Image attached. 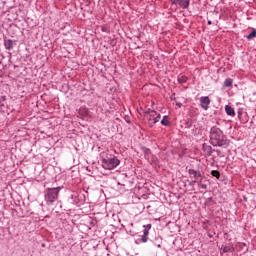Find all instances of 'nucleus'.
<instances>
[{"label":"nucleus","instance_id":"nucleus-26","mask_svg":"<svg viewBox=\"0 0 256 256\" xmlns=\"http://www.w3.org/2000/svg\"><path fill=\"white\" fill-rule=\"evenodd\" d=\"M2 99H4V100H5V96H3V97H2Z\"/></svg>","mask_w":256,"mask_h":256},{"label":"nucleus","instance_id":"nucleus-7","mask_svg":"<svg viewBox=\"0 0 256 256\" xmlns=\"http://www.w3.org/2000/svg\"><path fill=\"white\" fill-rule=\"evenodd\" d=\"M189 0H178L176 2V5H179V7H182V9H188L189 8Z\"/></svg>","mask_w":256,"mask_h":256},{"label":"nucleus","instance_id":"nucleus-24","mask_svg":"<svg viewBox=\"0 0 256 256\" xmlns=\"http://www.w3.org/2000/svg\"><path fill=\"white\" fill-rule=\"evenodd\" d=\"M176 105L179 106V107H181L182 104H181V103H176Z\"/></svg>","mask_w":256,"mask_h":256},{"label":"nucleus","instance_id":"nucleus-12","mask_svg":"<svg viewBox=\"0 0 256 256\" xmlns=\"http://www.w3.org/2000/svg\"><path fill=\"white\" fill-rule=\"evenodd\" d=\"M198 187L200 189H207V184H203V179L198 180Z\"/></svg>","mask_w":256,"mask_h":256},{"label":"nucleus","instance_id":"nucleus-11","mask_svg":"<svg viewBox=\"0 0 256 256\" xmlns=\"http://www.w3.org/2000/svg\"><path fill=\"white\" fill-rule=\"evenodd\" d=\"M161 124L165 127H169V116H164V118L161 120Z\"/></svg>","mask_w":256,"mask_h":256},{"label":"nucleus","instance_id":"nucleus-8","mask_svg":"<svg viewBox=\"0 0 256 256\" xmlns=\"http://www.w3.org/2000/svg\"><path fill=\"white\" fill-rule=\"evenodd\" d=\"M213 148L211 147V146H209V145H204L203 146V151H204V153H205V155L207 156V157H211V155H212V153H213V150H212Z\"/></svg>","mask_w":256,"mask_h":256},{"label":"nucleus","instance_id":"nucleus-21","mask_svg":"<svg viewBox=\"0 0 256 256\" xmlns=\"http://www.w3.org/2000/svg\"><path fill=\"white\" fill-rule=\"evenodd\" d=\"M177 1H178V0H170V2L172 3V5H177Z\"/></svg>","mask_w":256,"mask_h":256},{"label":"nucleus","instance_id":"nucleus-19","mask_svg":"<svg viewBox=\"0 0 256 256\" xmlns=\"http://www.w3.org/2000/svg\"><path fill=\"white\" fill-rule=\"evenodd\" d=\"M199 180H193L189 183V185H191V187H193L195 185V183H198Z\"/></svg>","mask_w":256,"mask_h":256},{"label":"nucleus","instance_id":"nucleus-25","mask_svg":"<svg viewBox=\"0 0 256 256\" xmlns=\"http://www.w3.org/2000/svg\"><path fill=\"white\" fill-rule=\"evenodd\" d=\"M208 25H211V21H208Z\"/></svg>","mask_w":256,"mask_h":256},{"label":"nucleus","instance_id":"nucleus-3","mask_svg":"<svg viewBox=\"0 0 256 256\" xmlns=\"http://www.w3.org/2000/svg\"><path fill=\"white\" fill-rule=\"evenodd\" d=\"M120 163L121 161L118 160L117 157H113L110 159H102V167L103 169H107L108 171L115 169V167H117Z\"/></svg>","mask_w":256,"mask_h":256},{"label":"nucleus","instance_id":"nucleus-23","mask_svg":"<svg viewBox=\"0 0 256 256\" xmlns=\"http://www.w3.org/2000/svg\"><path fill=\"white\" fill-rule=\"evenodd\" d=\"M81 113H84V115H87V110L83 109V110H80V114Z\"/></svg>","mask_w":256,"mask_h":256},{"label":"nucleus","instance_id":"nucleus-17","mask_svg":"<svg viewBox=\"0 0 256 256\" xmlns=\"http://www.w3.org/2000/svg\"><path fill=\"white\" fill-rule=\"evenodd\" d=\"M179 83H187V76H181L178 78Z\"/></svg>","mask_w":256,"mask_h":256},{"label":"nucleus","instance_id":"nucleus-20","mask_svg":"<svg viewBox=\"0 0 256 256\" xmlns=\"http://www.w3.org/2000/svg\"><path fill=\"white\" fill-rule=\"evenodd\" d=\"M143 235H145V236H147V237H149V229H144V234Z\"/></svg>","mask_w":256,"mask_h":256},{"label":"nucleus","instance_id":"nucleus-14","mask_svg":"<svg viewBox=\"0 0 256 256\" xmlns=\"http://www.w3.org/2000/svg\"><path fill=\"white\" fill-rule=\"evenodd\" d=\"M211 175H212L213 177H216V179H219V177H221V173H220L219 171H217V170H213V171L211 172Z\"/></svg>","mask_w":256,"mask_h":256},{"label":"nucleus","instance_id":"nucleus-4","mask_svg":"<svg viewBox=\"0 0 256 256\" xmlns=\"http://www.w3.org/2000/svg\"><path fill=\"white\" fill-rule=\"evenodd\" d=\"M150 115L148 118V124L150 127H153V125H155V123H159V120L161 119V114L157 113V111L152 110L150 111Z\"/></svg>","mask_w":256,"mask_h":256},{"label":"nucleus","instance_id":"nucleus-5","mask_svg":"<svg viewBox=\"0 0 256 256\" xmlns=\"http://www.w3.org/2000/svg\"><path fill=\"white\" fill-rule=\"evenodd\" d=\"M200 105H201L202 109L207 111V109H209V105H211V99H209L208 96L201 97L200 98Z\"/></svg>","mask_w":256,"mask_h":256},{"label":"nucleus","instance_id":"nucleus-9","mask_svg":"<svg viewBox=\"0 0 256 256\" xmlns=\"http://www.w3.org/2000/svg\"><path fill=\"white\" fill-rule=\"evenodd\" d=\"M225 111H226L227 115H230V117H235V109H233V107L226 105Z\"/></svg>","mask_w":256,"mask_h":256},{"label":"nucleus","instance_id":"nucleus-15","mask_svg":"<svg viewBox=\"0 0 256 256\" xmlns=\"http://www.w3.org/2000/svg\"><path fill=\"white\" fill-rule=\"evenodd\" d=\"M225 87H231V85H233V80L231 79H226L224 82Z\"/></svg>","mask_w":256,"mask_h":256},{"label":"nucleus","instance_id":"nucleus-22","mask_svg":"<svg viewBox=\"0 0 256 256\" xmlns=\"http://www.w3.org/2000/svg\"><path fill=\"white\" fill-rule=\"evenodd\" d=\"M145 229H148V231L151 229V224H148V225H144Z\"/></svg>","mask_w":256,"mask_h":256},{"label":"nucleus","instance_id":"nucleus-16","mask_svg":"<svg viewBox=\"0 0 256 256\" xmlns=\"http://www.w3.org/2000/svg\"><path fill=\"white\" fill-rule=\"evenodd\" d=\"M254 37H256V30L255 29L252 31V33H250L247 36V39L251 40V39H254Z\"/></svg>","mask_w":256,"mask_h":256},{"label":"nucleus","instance_id":"nucleus-10","mask_svg":"<svg viewBox=\"0 0 256 256\" xmlns=\"http://www.w3.org/2000/svg\"><path fill=\"white\" fill-rule=\"evenodd\" d=\"M4 46L8 51H11V49H13V40L11 39L5 40Z\"/></svg>","mask_w":256,"mask_h":256},{"label":"nucleus","instance_id":"nucleus-18","mask_svg":"<svg viewBox=\"0 0 256 256\" xmlns=\"http://www.w3.org/2000/svg\"><path fill=\"white\" fill-rule=\"evenodd\" d=\"M147 241H149V237H148V236H145V235L143 234L142 237H141V242H142V243H147Z\"/></svg>","mask_w":256,"mask_h":256},{"label":"nucleus","instance_id":"nucleus-2","mask_svg":"<svg viewBox=\"0 0 256 256\" xmlns=\"http://www.w3.org/2000/svg\"><path fill=\"white\" fill-rule=\"evenodd\" d=\"M61 191V187L56 188H47L44 199L47 205H53L57 199H59V192Z\"/></svg>","mask_w":256,"mask_h":256},{"label":"nucleus","instance_id":"nucleus-1","mask_svg":"<svg viewBox=\"0 0 256 256\" xmlns=\"http://www.w3.org/2000/svg\"><path fill=\"white\" fill-rule=\"evenodd\" d=\"M210 143L214 147H229V140L223 136V131L219 128H212L210 132Z\"/></svg>","mask_w":256,"mask_h":256},{"label":"nucleus","instance_id":"nucleus-13","mask_svg":"<svg viewBox=\"0 0 256 256\" xmlns=\"http://www.w3.org/2000/svg\"><path fill=\"white\" fill-rule=\"evenodd\" d=\"M233 247L231 246H224L223 247V253H232Z\"/></svg>","mask_w":256,"mask_h":256},{"label":"nucleus","instance_id":"nucleus-6","mask_svg":"<svg viewBox=\"0 0 256 256\" xmlns=\"http://www.w3.org/2000/svg\"><path fill=\"white\" fill-rule=\"evenodd\" d=\"M189 175H193L196 181H199V179H203V175H201L200 171L189 169L188 170Z\"/></svg>","mask_w":256,"mask_h":256}]
</instances>
